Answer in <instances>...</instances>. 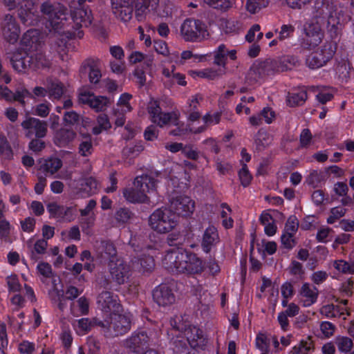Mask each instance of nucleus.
<instances>
[{
  "label": "nucleus",
  "instance_id": "nucleus-1",
  "mask_svg": "<svg viewBox=\"0 0 354 354\" xmlns=\"http://www.w3.org/2000/svg\"><path fill=\"white\" fill-rule=\"evenodd\" d=\"M159 0H111L114 15L121 21L127 22L131 20L135 10L138 21L145 18L149 7L156 6Z\"/></svg>",
  "mask_w": 354,
  "mask_h": 354
},
{
  "label": "nucleus",
  "instance_id": "nucleus-2",
  "mask_svg": "<svg viewBox=\"0 0 354 354\" xmlns=\"http://www.w3.org/2000/svg\"><path fill=\"white\" fill-rule=\"evenodd\" d=\"M156 188V180L149 175H142L135 178L133 187L125 188L123 196L130 203H149L147 193L153 192Z\"/></svg>",
  "mask_w": 354,
  "mask_h": 354
},
{
  "label": "nucleus",
  "instance_id": "nucleus-3",
  "mask_svg": "<svg viewBox=\"0 0 354 354\" xmlns=\"http://www.w3.org/2000/svg\"><path fill=\"white\" fill-rule=\"evenodd\" d=\"M177 216L167 208L156 209L149 217V225L161 234L171 231L177 225Z\"/></svg>",
  "mask_w": 354,
  "mask_h": 354
},
{
  "label": "nucleus",
  "instance_id": "nucleus-4",
  "mask_svg": "<svg viewBox=\"0 0 354 354\" xmlns=\"http://www.w3.org/2000/svg\"><path fill=\"white\" fill-rule=\"evenodd\" d=\"M180 34L186 41L200 42L207 39L209 34L206 25L199 19H185L180 26Z\"/></svg>",
  "mask_w": 354,
  "mask_h": 354
},
{
  "label": "nucleus",
  "instance_id": "nucleus-5",
  "mask_svg": "<svg viewBox=\"0 0 354 354\" xmlns=\"http://www.w3.org/2000/svg\"><path fill=\"white\" fill-rule=\"evenodd\" d=\"M147 111L150 115L151 122L161 128L169 125L170 123L174 125L178 124L180 113L178 111L167 113L162 112L159 102L157 100H151L149 102Z\"/></svg>",
  "mask_w": 354,
  "mask_h": 354
},
{
  "label": "nucleus",
  "instance_id": "nucleus-6",
  "mask_svg": "<svg viewBox=\"0 0 354 354\" xmlns=\"http://www.w3.org/2000/svg\"><path fill=\"white\" fill-rule=\"evenodd\" d=\"M147 111L150 115L151 122L161 128L169 125L170 123L174 125L178 124L180 113L178 111L167 113L162 112L159 102L157 100H151L149 102Z\"/></svg>",
  "mask_w": 354,
  "mask_h": 354
},
{
  "label": "nucleus",
  "instance_id": "nucleus-7",
  "mask_svg": "<svg viewBox=\"0 0 354 354\" xmlns=\"http://www.w3.org/2000/svg\"><path fill=\"white\" fill-rule=\"evenodd\" d=\"M335 51V45L330 42H326L319 49L306 57V65L310 69L319 68L332 59Z\"/></svg>",
  "mask_w": 354,
  "mask_h": 354
},
{
  "label": "nucleus",
  "instance_id": "nucleus-8",
  "mask_svg": "<svg viewBox=\"0 0 354 354\" xmlns=\"http://www.w3.org/2000/svg\"><path fill=\"white\" fill-rule=\"evenodd\" d=\"M327 29L331 37H337L346 22L347 17L344 15V10L333 4L327 5Z\"/></svg>",
  "mask_w": 354,
  "mask_h": 354
},
{
  "label": "nucleus",
  "instance_id": "nucleus-9",
  "mask_svg": "<svg viewBox=\"0 0 354 354\" xmlns=\"http://www.w3.org/2000/svg\"><path fill=\"white\" fill-rule=\"evenodd\" d=\"M106 322V336L109 337L122 335L131 329V318L119 313L110 314Z\"/></svg>",
  "mask_w": 354,
  "mask_h": 354
},
{
  "label": "nucleus",
  "instance_id": "nucleus-10",
  "mask_svg": "<svg viewBox=\"0 0 354 354\" xmlns=\"http://www.w3.org/2000/svg\"><path fill=\"white\" fill-rule=\"evenodd\" d=\"M86 1L73 0L69 4L72 19L77 27H88L92 22L91 12L85 6Z\"/></svg>",
  "mask_w": 354,
  "mask_h": 354
},
{
  "label": "nucleus",
  "instance_id": "nucleus-11",
  "mask_svg": "<svg viewBox=\"0 0 354 354\" xmlns=\"http://www.w3.org/2000/svg\"><path fill=\"white\" fill-rule=\"evenodd\" d=\"M324 38V32L319 24V21L308 24L304 28V35L301 39L302 48L311 50L317 47Z\"/></svg>",
  "mask_w": 354,
  "mask_h": 354
},
{
  "label": "nucleus",
  "instance_id": "nucleus-12",
  "mask_svg": "<svg viewBox=\"0 0 354 354\" xmlns=\"http://www.w3.org/2000/svg\"><path fill=\"white\" fill-rule=\"evenodd\" d=\"M21 126L24 131L25 136L28 138H32L33 136L44 138L47 135L48 124L44 120L28 117L21 122Z\"/></svg>",
  "mask_w": 354,
  "mask_h": 354
},
{
  "label": "nucleus",
  "instance_id": "nucleus-13",
  "mask_svg": "<svg viewBox=\"0 0 354 354\" xmlns=\"http://www.w3.org/2000/svg\"><path fill=\"white\" fill-rule=\"evenodd\" d=\"M150 337L145 330H138L124 341V346L130 352L139 354L149 346Z\"/></svg>",
  "mask_w": 354,
  "mask_h": 354
},
{
  "label": "nucleus",
  "instance_id": "nucleus-14",
  "mask_svg": "<svg viewBox=\"0 0 354 354\" xmlns=\"http://www.w3.org/2000/svg\"><path fill=\"white\" fill-rule=\"evenodd\" d=\"M97 304L103 312L110 314L120 313L122 310L118 295L107 290L102 291L99 294Z\"/></svg>",
  "mask_w": 354,
  "mask_h": 354
},
{
  "label": "nucleus",
  "instance_id": "nucleus-15",
  "mask_svg": "<svg viewBox=\"0 0 354 354\" xmlns=\"http://www.w3.org/2000/svg\"><path fill=\"white\" fill-rule=\"evenodd\" d=\"M183 260L180 262L178 272L198 274L203 270V261L196 254L184 251Z\"/></svg>",
  "mask_w": 354,
  "mask_h": 354
},
{
  "label": "nucleus",
  "instance_id": "nucleus-16",
  "mask_svg": "<svg viewBox=\"0 0 354 354\" xmlns=\"http://www.w3.org/2000/svg\"><path fill=\"white\" fill-rule=\"evenodd\" d=\"M195 208V203L189 196L179 195L170 200V209L175 214L182 216L191 215Z\"/></svg>",
  "mask_w": 354,
  "mask_h": 354
},
{
  "label": "nucleus",
  "instance_id": "nucleus-17",
  "mask_svg": "<svg viewBox=\"0 0 354 354\" xmlns=\"http://www.w3.org/2000/svg\"><path fill=\"white\" fill-rule=\"evenodd\" d=\"M1 28L3 38L10 44L16 43L19 37L20 28L15 18L7 14L1 24Z\"/></svg>",
  "mask_w": 354,
  "mask_h": 354
},
{
  "label": "nucleus",
  "instance_id": "nucleus-18",
  "mask_svg": "<svg viewBox=\"0 0 354 354\" xmlns=\"http://www.w3.org/2000/svg\"><path fill=\"white\" fill-rule=\"evenodd\" d=\"M109 272L112 279L118 284H123L129 278V266L122 259H116L108 263Z\"/></svg>",
  "mask_w": 354,
  "mask_h": 354
},
{
  "label": "nucleus",
  "instance_id": "nucleus-19",
  "mask_svg": "<svg viewBox=\"0 0 354 354\" xmlns=\"http://www.w3.org/2000/svg\"><path fill=\"white\" fill-rule=\"evenodd\" d=\"M78 99L81 103L88 104L97 112L104 111L110 104V100L106 97L96 96L87 91L81 92Z\"/></svg>",
  "mask_w": 354,
  "mask_h": 354
},
{
  "label": "nucleus",
  "instance_id": "nucleus-20",
  "mask_svg": "<svg viewBox=\"0 0 354 354\" xmlns=\"http://www.w3.org/2000/svg\"><path fill=\"white\" fill-rule=\"evenodd\" d=\"M82 74H87L90 83L97 84L99 83L102 73L99 66V60L93 58H88L85 59L80 69Z\"/></svg>",
  "mask_w": 354,
  "mask_h": 354
},
{
  "label": "nucleus",
  "instance_id": "nucleus-21",
  "mask_svg": "<svg viewBox=\"0 0 354 354\" xmlns=\"http://www.w3.org/2000/svg\"><path fill=\"white\" fill-rule=\"evenodd\" d=\"M153 299L160 306H166L175 301V296L167 284H160L153 291Z\"/></svg>",
  "mask_w": 354,
  "mask_h": 354
},
{
  "label": "nucleus",
  "instance_id": "nucleus-22",
  "mask_svg": "<svg viewBox=\"0 0 354 354\" xmlns=\"http://www.w3.org/2000/svg\"><path fill=\"white\" fill-rule=\"evenodd\" d=\"M95 248L97 257L104 261L111 262V261L118 259L116 248L110 241H96Z\"/></svg>",
  "mask_w": 354,
  "mask_h": 354
},
{
  "label": "nucleus",
  "instance_id": "nucleus-23",
  "mask_svg": "<svg viewBox=\"0 0 354 354\" xmlns=\"http://www.w3.org/2000/svg\"><path fill=\"white\" fill-rule=\"evenodd\" d=\"M18 17L21 21L26 25H32L36 8L32 0H22L18 8Z\"/></svg>",
  "mask_w": 354,
  "mask_h": 354
},
{
  "label": "nucleus",
  "instance_id": "nucleus-24",
  "mask_svg": "<svg viewBox=\"0 0 354 354\" xmlns=\"http://www.w3.org/2000/svg\"><path fill=\"white\" fill-rule=\"evenodd\" d=\"M219 241V236L216 228L210 225L205 230L202 241L201 248L205 253H209Z\"/></svg>",
  "mask_w": 354,
  "mask_h": 354
},
{
  "label": "nucleus",
  "instance_id": "nucleus-25",
  "mask_svg": "<svg viewBox=\"0 0 354 354\" xmlns=\"http://www.w3.org/2000/svg\"><path fill=\"white\" fill-rule=\"evenodd\" d=\"M183 252L184 251L179 250L178 249L167 252L162 259L163 266L169 271L178 272L180 262L183 261Z\"/></svg>",
  "mask_w": 354,
  "mask_h": 354
},
{
  "label": "nucleus",
  "instance_id": "nucleus-26",
  "mask_svg": "<svg viewBox=\"0 0 354 354\" xmlns=\"http://www.w3.org/2000/svg\"><path fill=\"white\" fill-rule=\"evenodd\" d=\"M319 291L317 288L305 283L300 290L301 301L304 306L308 307L315 304L317 299Z\"/></svg>",
  "mask_w": 354,
  "mask_h": 354
},
{
  "label": "nucleus",
  "instance_id": "nucleus-27",
  "mask_svg": "<svg viewBox=\"0 0 354 354\" xmlns=\"http://www.w3.org/2000/svg\"><path fill=\"white\" fill-rule=\"evenodd\" d=\"M56 15L57 17L54 16L49 19V31L52 32L53 30L55 33L60 34L62 32L64 21L66 20L67 9L65 7H60Z\"/></svg>",
  "mask_w": 354,
  "mask_h": 354
},
{
  "label": "nucleus",
  "instance_id": "nucleus-28",
  "mask_svg": "<svg viewBox=\"0 0 354 354\" xmlns=\"http://www.w3.org/2000/svg\"><path fill=\"white\" fill-rule=\"evenodd\" d=\"M12 68L21 73L24 72L30 66V59L27 55L17 50L9 57Z\"/></svg>",
  "mask_w": 354,
  "mask_h": 354
},
{
  "label": "nucleus",
  "instance_id": "nucleus-29",
  "mask_svg": "<svg viewBox=\"0 0 354 354\" xmlns=\"http://www.w3.org/2000/svg\"><path fill=\"white\" fill-rule=\"evenodd\" d=\"M39 169L46 175H53L62 167V161L57 157H50L39 161Z\"/></svg>",
  "mask_w": 354,
  "mask_h": 354
},
{
  "label": "nucleus",
  "instance_id": "nucleus-30",
  "mask_svg": "<svg viewBox=\"0 0 354 354\" xmlns=\"http://www.w3.org/2000/svg\"><path fill=\"white\" fill-rule=\"evenodd\" d=\"M274 59L277 73L291 70L299 64L297 57L289 55H283Z\"/></svg>",
  "mask_w": 354,
  "mask_h": 354
},
{
  "label": "nucleus",
  "instance_id": "nucleus-31",
  "mask_svg": "<svg viewBox=\"0 0 354 354\" xmlns=\"http://www.w3.org/2000/svg\"><path fill=\"white\" fill-rule=\"evenodd\" d=\"M78 153L83 157H87L92 154L93 146L92 137L88 133H80Z\"/></svg>",
  "mask_w": 354,
  "mask_h": 354
},
{
  "label": "nucleus",
  "instance_id": "nucleus-32",
  "mask_svg": "<svg viewBox=\"0 0 354 354\" xmlns=\"http://www.w3.org/2000/svg\"><path fill=\"white\" fill-rule=\"evenodd\" d=\"M265 77L258 61L254 62L248 70L245 80L249 85H254Z\"/></svg>",
  "mask_w": 354,
  "mask_h": 354
},
{
  "label": "nucleus",
  "instance_id": "nucleus-33",
  "mask_svg": "<svg viewBox=\"0 0 354 354\" xmlns=\"http://www.w3.org/2000/svg\"><path fill=\"white\" fill-rule=\"evenodd\" d=\"M76 133L72 129H60L55 136L54 142L59 147L68 145L75 138Z\"/></svg>",
  "mask_w": 354,
  "mask_h": 354
},
{
  "label": "nucleus",
  "instance_id": "nucleus-34",
  "mask_svg": "<svg viewBox=\"0 0 354 354\" xmlns=\"http://www.w3.org/2000/svg\"><path fill=\"white\" fill-rule=\"evenodd\" d=\"M48 97L55 100H59L64 93V86L58 80L48 78L46 80Z\"/></svg>",
  "mask_w": 354,
  "mask_h": 354
},
{
  "label": "nucleus",
  "instance_id": "nucleus-35",
  "mask_svg": "<svg viewBox=\"0 0 354 354\" xmlns=\"http://www.w3.org/2000/svg\"><path fill=\"white\" fill-rule=\"evenodd\" d=\"M133 266L142 273L151 272L155 267L154 259L152 256L145 254L133 261Z\"/></svg>",
  "mask_w": 354,
  "mask_h": 354
},
{
  "label": "nucleus",
  "instance_id": "nucleus-36",
  "mask_svg": "<svg viewBox=\"0 0 354 354\" xmlns=\"http://www.w3.org/2000/svg\"><path fill=\"white\" fill-rule=\"evenodd\" d=\"M273 140L272 136L263 129H260L255 138L256 149L258 151H263L269 147Z\"/></svg>",
  "mask_w": 354,
  "mask_h": 354
},
{
  "label": "nucleus",
  "instance_id": "nucleus-37",
  "mask_svg": "<svg viewBox=\"0 0 354 354\" xmlns=\"http://www.w3.org/2000/svg\"><path fill=\"white\" fill-rule=\"evenodd\" d=\"M308 98L306 91L304 89L297 90L288 93L287 102L290 106L294 107L302 105Z\"/></svg>",
  "mask_w": 354,
  "mask_h": 354
},
{
  "label": "nucleus",
  "instance_id": "nucleus-38",
  "mask_svg": "<svg viewBox=\"0 0 354 354\" xmlns=\"http://www.w3.org/2000/svg\"><path fill=\"white\" fill-rule=\"evenodd\" d=\"M214 64L222 66V71H225L227 61V48L225 44H222L214 51Z\"/></svg>",
  "mask_w": 354,
  "mask_h": 354
},
{
  "label": "nucleus",
  "instance_id": "nucleus-39",
  "mask_svg": "<svg viewBox=\"0 0 354 354\" xmlns=\"http://www.w3.org/2000/svg\"><path fill=\"white\" fill-rule=\"evenodd\" d=\"M185 335L186 336L191 346H198V342L203 339L202 330L195 326L186 328L185 330Z\"/></svg>",
  "mask_w": 354,
  "mask_h": 354
},
{
  "label": "nucleus",
  "instance_id": "nucleus-40",
  "mask_svg": "<svg viewBox=\"0 0 354 354\" xmlns=\"http://www.w3.org/2000/svg\"><path fill=\"white\" fill-rule=\"evenodd\" d=\"M203 3L209 7L221 12H226L230 10L232 6V0H203Z\"/></svg>",
  "mask_w": 354,
  "mask_h": 354
},
{
  "label": "nucleus",
  "instance_id": "nucleus-41",
  "mask_svg": "<svg viewBox=\"0 0 354 354\" xmlns=\"http://www.w3.org/2000/svg\"><path fill=\"white\" fill-rule=\"evenodd\" d=\"M81 186L80 192H84L87 196H89L96 192L97 183L94 178L88 177L84 179V183H82Z\"/></svg>",
  "mask_w": 354,
  "mask_h": 354
},
{
  "label": "nucleus",
  "instance_id": "nucleus-42",
  "mask_svg": "<svg viewBox=\"0 0 354 354\" xmlns=\"http://www.w3.org/2000/svg\"><path fill=\"white\" fill-rule=\"evenodd\" d=\"M269 4V0H246L245 8L250 14H255Z\"/></svg>",
  "mask_w": 354,
  "mask_h": 354
},
{
  "label": "nucleus",
  "instance_id": "nucleus-43",
  "mask_svg": "<svg viewBox=\"0 0 354 354\" xmlns=\"http://www.w3.org/2000/svg\"><path fill=\"white\" fill-rule=\"evenodd\" d=\"M266 76L274 75L277 72L276 62L274 59H266L263 61H258Z\"/></svg>",
  "mask_w": 354,
  "mask_h": 354
},
{
  "label": "nucleus",
  "instance_id": "nucleus-44",
  "mask_svg": "<svg viewBox=\"0 0 354 354\" xmlns=\"http://www.w3.org/2000/svg\"><path fill=\"white\" fill-rule=\"evenodd\" d=\"M143 149L144 147L140 143L133 146H127L122 150V155L127 158H134L138 156Z\"/></svg>",
  "mask_w": 354,
  "mask_h": 354
},
{
  "label": "nucleus",
  "instance_id": "nucleus-45",
  "mask_svg": "<svg viewBox=\"0 0 354 354\" xmlns=\"http://www.w3.org/2000/svg\"><path fill=\"white\" fill-rule=\"evenodd\" d=\"M336 344L339 351L348 353L353 347V341L348 337H337Z\"/></svg>",
  "mask_w": 354,
  "mask_h": 354
},
{
  "label": "nucleus",
  "instance_id": "nucleus-46",
  "mask_svg": "<svg viewBox=\"0 0 354 354\" xmlns=\"http://www.w3.org/2000/svg\"><path fill=\"white\" fill-rule=\"evenodd\" d=\"M60 7L63 6L60 5H58L57 6H54L49 1H46L41 4L40 7V10L42 14L47 15L48 18L50 19L54 16H57L56 14L57 10H59Z\"/></svg>",
  "mask_w": 354,
  "mask_h": 354
},
{
  "label": "nucleus",
  "instance_id": "nucleus-47",
  "mask_svg": "<svg viewBox=\"0 0 354 354\" xmlns=\"http://www.w3.org/2000/svg\"><path fill=\"white\" fill-rule=\"evenodd\" d=\"M241 163L242 165V168L239 172V179L241 185L243 187H247L250 185L252 177L248 169L247 165L243 163V160H241Z\"/></svg>",
  "mask_w": 354,
  "mask_h": 354
},
{
  "label": "nucleus",
  "instance_id": "nucleus-48",
  "mask_svg": "<svg viewBox=\"0 0 354 354\" xmlns=\"http://www.w3.org/2000/svg\"><path fill=\"white\" fill-rule=\"evenodd\" d=\"M48 246L47 241L45 239H39L36 241L34 245V250L32 251L31 258L35 260H37V254H44Z\"/></svg>",
  "mask_w": 354,
  "mask_h": 354
},
{
  "label": "nucleus",
  "instance_id": "nucleus-49",
  "mask_svg": "<svg viewBox=\"0 0 354 354\" xmlns=\"http://www.w3.org/2000/svg\"><path fill=\"white\" fill-rule=\"evenodd\" d=\"M42 138L38 137L32 138L28 144V149L36 153L41 151L46 147V142Z\"/></svg>",
  "mask_w": 354,
  "mask_h": 354
},
{
  "label": "nucleus",
  "instance_id": "nucleus-50",
  "mask_svg": "<svg viewBox=\"0 0 354 354\" xmlns=\"http://www.w3.org/2000/svg\"><path fill=\"white\" fill-rule=\"evenodd\" d=\"M313 348V342L310 340L301 341L298 346H294L292 354H307Z\"/></svg>",
  "mask_w": 354,
  "mask_h": 354
},
{
  "label": "nucleus",
  "instance_id": "nucleus-51",
  "mask_svg": "<svg viewBox=\"0 0 354 354\" xmlns=\"http://www.w3.org/2000/svg\"><path fill=\"white\" fill-rule=\"evenodd\" d=\"M32 93L26 88H23L21 90L16 91L15 93H13V98L12 99V102L17 101L23 107L26 106V102L24 98L26 97H32Z\"/></svg>",
  "mask_w": 354,
  "mask_h": 354
},
{
  "label": "nucleus",
  "instance_id": "nucleus-52",
  "mask_svg": "<svg viewBox=\"0 0 354 354\" xmlns=\"http://www.w3.org/2000/svg\"><path fill=\"white\" fill-rule=\"evenodd\" d=\"M64 206L59 205L57 203H50L47 205V210L50 214V216L60 219L62 216V212Z\"/></svg>",
  "mask_w": 354,
  "mask_h": 354
},
{
  "label": "nucleus",
  "instance_id": "nucleus-53",
  "mask_svg": "<svg viewBox=\"0 0 354 354\" xmlns=\"http://www.w3.org/2000/svg\"><path fill=\"white\" fill-rule=\"evenodd\" d=\"M225 73L226 72L225 71H221V73H218L217 71L212 69H206L202 71L196 72L198 76L209 80L218 78L221 75L225 74Z\"/></svg>",
  "mask_w": 354,
  "mask_h": 354
},
{
  "label": "nucleus",
  "instance_id": "nucleus-54",
  "mask_svg": "<svg viewBox=\"0 0 354 354\" xmlns=\"http://www.w3.org/2000/svg\"><path fill=\"white\" fill-rule=\"evenodd\" d=\"M133 216L132 212L127 208H120L115 214V218L118 223H125Z\"/></svg>",
  "mask_w": 354,
  "mask_h": 354
},
{
  "label": "nucleus",
  "instance_id": "nucleus-55",
  "mask_svg": "<svg viewBox=\"0 0 354 354\" xmlns=\"http://www.w3.org/2000/svg\"><path fill=\"white\" fill-rule=\"evenodd\" d=\"M333 266L335 269L343 273H353L354 268L348 262L343 260H337L334 261Z\"/></svg>",
  "mask_w": 354,
  "mask_h": 354
},
{
  "label": "nucleus",
  "instance_id": "nucleus-56",
  "mask_svg": "<svg viewBox=\"0 0 354 354\" xmlns=\"http://www.w3.org/2000/svg\"><path fill=\"white\" fill-rule=\"evenodd\" d=\"M322 179L323 176L322 172H319L317 170H313L306 178V181L309 185L315 187L322 180Z\"/></svg>",
  "mask_w": 354,
  "mask_h": 354
},
{
  "label": "nucleus",
  "instance_id": "nucleus-57",
  "mask_svg": "<svg viewBox=\"0 0 354 354\" xmlns=\"http://www.w3.org/2000/svg\"><path fill=\"white\" fill-rule=\"evenodd\" d=\"M270 346V341L263 334H259L256 338V346L263 352H268Z\"/></svg>",
  "mask_w": 354,
  "mask_h": 354
},
{
  "label": "nucleus",
  "instance_id": "nucleus-58",
  "mask_svg": "<svg viewBox=\"0 0 354 354\" xmlns=\"http://www.w3.org/2000/svg\"><path fill=\"white\" fill-rule=\"evenodd\" d=\"M0 156L5 158H10L12 156V149L10 147L7 140L0 136Z\"/></svg>",
  "mask_w": 354,
  "mask_h": 354
},
{
  "label": "nucleus",
  "instance_id": "nucleus-59",
  "mask_svg": "<svg viewBox=\"0 0 354 354\" xmlns=\"http://www.w3.org/2000/svg\"><path fill=\"white\" fill-rule=\"evenodd\" d=\"M294 234L291 233L284 232L281 237V243L284 248L287 249H292L295 246L297 242L295 239L293 238Z\"/></svg>",
  "mask_w": 354,
  "mask_h": 354
},
{
  "label": "nucleus",
  "instance_id": "nucleus-60",
  "mask_svg": "<svg viewBox=\"0 0 354 354\" xmlns=\"http://www.w3.org/2000/svg\"><path fill=\"white\" fill-rule=\"evenodd\" d=\"M337 74L342 80L349 77V66L346 62L339 63L335 68Z\"/></svg>",
  "mask_w": 354,
  "mask_h": 354
},
{
  "label": "nucleus",
  "instance_id": "nucleus-61",
  "mask_svg": "<svg viewBox=\"0 0 354 354\" xmlns=\"http://www.w3.org/2000/svg\"><path fill=\"white\" fill-rule=\"evenodd\" d=\"M299 227V221L295 216H290L286 221L285 232L295 234Z\"/></svg>",
  "mask_w": 354,
  "mask_h": 354
},
{
  "label": "nucleus",
  "instance_id": "nucleus-62",
  "mask_svg": "<svg viewBox=\"0 0 354 354\" xmlns=\"http://www.w3.org/2000/svg\"><path fill=\"white\" fill-rule=\"evenodd\" d=\"M320 330L325 337H329L333 335L335 326L329 322H322L320 324Z\"/></svg>",
  "mask_w": 354,
  "mask_h": 354
},
{
  "label": "nucleus",
  "instance_id": "nucleus-63",
  "mask_svg": "<svg viewBox=\"0 0 354 354\" xmlns=\"http://www.w3.org/2000/svg\"><path fill=\"white\" fill-rule=\"evenodd\" d=\"M63 120L66 124L73 125L79 122L80 115L74 111H67L64 113Z\"/></svg>",
  "mask_w": 354,
  "mask_h": 354
},
{
  "label": "nucleus",
  "instance_id": "nucleus-64",
  "mask_svg": "<svg viewBox=\"0 0 354 354\" xmlns=\"http://www.w3.org/2000/svg\"><path fill=\"white\" fill-rule=\"evenodd\" d=\"M175 352L176 354H198L196 350L189 348L186 344L183 343L181 341H179L176 346Z\"/></svg>",
  "mask_w": 354,
  "mask_h": 354
}]
</instances>
